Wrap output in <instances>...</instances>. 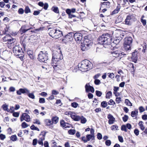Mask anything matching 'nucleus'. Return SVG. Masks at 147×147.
I'll list each match as a JSON object with an SVG mask.
<instances>
[{
  "label": "nucleus",
  "instance_id": "obj_17",
  "mask_svg": "<svg viewBox=\"0 0 147 147\" xmlns=\"http://www.w3.org/2000/svg\"><path fill=\"white\" fill-rule=\"evenodd\" d=\"M8 37H9V38H8L7 40H6V41H7V42L9 44L10 43L11 44L12 43H13L15 42V39L11 37L10 36H7L5 37H3V39L4 40V38H7Z\"/></svg>",
  "mask_w": 147,
  "mask_h": 147
},
{
  "label": "nucleus",
  "instance_id": "obj_50",
  "mask_svg": "<svg viewBox=\"0 0 147 147\" xmlns=\"http://www.w3.org/2000/svg\"><path fill=\"white\" fill-rule=\"evenodd\" d=\"M102 134L99 133L97 134V138L99 140H101L102 139Z\"/></svg>",
  "mask_w": 147,
  "mask_h": 147
},
{
  "label": "nucleus",
  "instance_id": "obj_3",
  "mask_svg": "<svg viewBox=\"0 0 147 147\" xmlns=\"http://www.w3.org/2000/svg\"><path fill=\"white\" fill-rule=\"evenodd\" d=\"M48 30L49 35L53 38H57L63 35L62 32L59 30L50 28Z\"/></svg>",
  "mask_w": 147,
  "mask_h": 147
},
{
  "label": "nucleus",
  "instance_id": "obj_44",
  "mask_svg": "<svg viewBox=\"0 0 147 147\" xmlns=\"http://www.w3.org/2000/svg\"><path fill=\"white\" fill-rule=\"evenodd\" d=\"M128 116L126 115H125L123 117V121L125 122L126 121H127L128 119Z\"/></svg>",
  "mask_w": 147,
  "mask_h": 147
},
{
  "label": "nucleus",
  "instance_id": "obj_55",
  "mask_svg": "<svg viewBox=\"0 0 147 147\" xmlns=\"http://www.w3.org/2000/svg\"><path fill=\"white\" fill-rule=\"evenodd\" d=\"M141 22L142 23V24L144 26H145L146 24V20H144L143 19H142L141 20Z\"/></svg>",
  "mask_w": 147,
  "mask_h": 147
},
{
  "label": "nucleus",
  "instance_id": "obj_19",
  "mask_svg": "<svg viewBox=\"0 0 147 147\" xmlns=\"http://www.w3.org/2000/svg\"><path fill=\"white\" fill-rule=\"evenodd\" d=\"M137 51H135L132 53V59L134 60H136L138 59V57L137 56Z\"/></svg>",
  "mask_w": 147,
  "mask_h": 147
},
{
  "label": "nucleus",
  "instance_id": "obj_28",
  "mask_svg": "<svg viewBox=\"0 0 147 147\" xmlns=\"http://www.w3.org/2000/svg\"><path fill=\"white\" fill-rule=\"evenodd\" d=\"M11 140L12 141H15L17 140V138L16 135L12 136L10 138Z\"/></svg>",
  "mask_w": 147,
  "mask_h": 147
},
{
  "label": "nucleus",
  "instance_id": "obj_9",
  "mask_svg": "<svg viewBox=\"0 0 147 147\" xmlns=\"http://www.w3.org/2000/svg\"><path fill=\"white\" fill-rule=\"evenodd\" d=\"M22 49L21 48H19L18 46H15L13 48V51L14 54L16 56H19V53H20L21 52Z\"/></svg>",
  "mask_w": 147,
  "mask_h": 147
},
{
  "label": "nucleus",
  "instance_id": "obj_64",
  "mask_svg": "<svg viewBox=\"0 0 147 147\" xmlns=\"http://www.w3.org/2000/svg\"><path fill=\"white\" fill-rule=\"evenodd\" d=\"M44 9L45 10H47L49 6L48 4L47 3H45L44 4Z\"/></svg>",
  "mask_w": 147,
  "mask_h": 147
},
{
  "label": "nucleus",
  "instance_id": "obj_22",
  "mask_svg": "<svg viewBox=\"0 0 147 147\" xmlns=\"http://www.w3.org/2000/svg\"><path fill=\"white\" fill-rule=\"evenodd\" d=\"M94 136L90 134H88L86 136V138L87 139V141L90 140L91 139L92 140H94Z\"/></svg>",
  "mask_w": 147,
  "mask_h": 147
},
{
  "label": "nucleus",
  "instance_id": "obj_12",
  "mask_svg": "<svg viewBox=\"0 0 147 147\" xmlns=\"http://www.w3.org/2000/svg\"><path fill=\"white\" fill-rule=\"evenodd\" d=\"M46 134V133L45 132H42L41 134H40V136L41 137L39 138L38 141V143L42 146L43 145V141L45 140V136Z\"/></svg>",
  "mask_w": 147,
  "mask_h": 147
},
{
  "label": "nucleus",
  "instance_id": "obj_13",
  "mask_svg": "<svg viewBox=\"0 0 147 147\" xmlns=\"http://www.w3.org/2000/svg\"><path fill=\"white\" fill-rule=\"evenodd\" d=\"M74 34L73 33L70 32L67 35L65 36L63 40H66L67 41H71L73 39V36Z\"/></svg>",
  "mask_w": 147,
  "mask_h": 147
},
{
  "label": "nucleus",
  "instance_id": "obj_7",
  "mask_svg": "<svg viewBox=\"0 0 147 147\" xmlns=\"http://www.w3.org/2000/svg\"><path fill=\"white\" fill-rule=\"evenodd\" d=\"M47 52H44L43 51H41L40 52L38 55V59L40 61L47 63L49 61L47 58L48 57L47 55Z\"/></svg>",
  "mask_w": 147,
  "mask_h": 147
},
{
  "label": "nucleus",
  "instance_id": "obj_32",
  "mask_svg": "<svg viewBox=\"0 0 147 147\" xmlns=\"http://www.w3.org/2000/svg\"><path fill=\"white\" fill-rule=\"evenodd\" d=\"M107 106V102L104 101L102 102L101 104V106L103 108H105Z\"/></svg>",
  "mask_w": 147,
  "mask_h": 147
},
{
  "label": "nucleus",
  "instance_id": "obj_18",
  "mask_svg": "<svg viewBox=\"0 0 147 147\" xmlns=\"http://www.w3.org/2000/svg\"><path fill=\"white\" fill-rule=\"evenodd\" d=\"M81 116L77 115L74 113L73 115H72L71 118L75 121H79L81 120Z\"/></svg>",
  "mask_w": 147,
  "mask_h": 147
},
{
  "label": "nucleus",
  "instance_id": "obj_35",
  "mask_svg": "<svg viewBox=\"0 0 147 147\" xmlns=\"http://www.w3.org/2000/svg\"><path fill=\"white\" fill-rule=\"evenodd\" d=\"M76 132V130L74 129H71L68 131V133L70 135H74Z\"/></svg>",
  "mask_w": 147,
  "mask_h": 147
},
{
  "label": "nucleus",
  "instance_id": "obj_26",
  "mask_svg": "<svg viewBox=\"0 0 147 147\" xmlns=\"http://www.w3.org/2000/svg\"><path fill=\"white\" fill-rule=\"evenodd\" d=\"M51 9L53 11L56 13H59V10L57 7L53 6L51 8Z\"/></svg>",
  "mask_w": 147,
  "mask_h": 147
},
{
  "label": "nucleus",
  "instance_id": "obj_5",
  "mask_svg": "<svg viewBox=\"0 0 147 147\" xmlns=\"http://www.w3.org/2000/svg\"><path fill=\"white\" fill-rule=\"evenodd\" d=\"M16 93L18 95H21L22 93H26L30 98L34 99L35 98V96L33 93H30V91L26 88H20L17 90Z\"/></svg>",
  "mask_w": 147,
  "mask_h": 147
},
{
  "label": "nucleus",
  "instance_id": "obj_58",
  "mask_svg": "<svg viewBox=\"0 0 147 147\" xmlns=\"http://www.w3.org/2000/svg\"><path fill=\"white\" fill-rule=\"evenodd\" d=\"M139 110L140 113L143 112L145 111V109L144 108L142 107L141 106L139 108Z\"/></svg>",
  "mask_w": 147,
  "mask_h": 147
},
{
  "label": "nucleus",
  "instance_id": "obj_52",
  "mask_svg": "<svg viewBox=\"0 0 147 147\" xmlns=\"http://www.w3.org/2000/svg\"><path fill=\"white\" fill-rule=\"evenodd\" d=\"M52 95H56L59 93V92L55 90H53L52 91Z\"/></svg>",
  "mask_w": 147,
  "mask_h": 147
},
{
  "label": "nucleus",
  "instance_id": "obj_34",
  "mask_svg": "<svg viewBox=\"0 0 147 147\" xmlns=\"http://www.w3.org/2000/svg\"><path fill=\"white\" fill-rule=\"evenodd\" d=\"M125 102L127 105L129 106H132L131 103L127 99L125 100Z\"/></svg>",
  "mask_w": 147,
  "mask_h": 147
},
{
  "label": "nucleus",
  "instance_id": "obj_60",
  "mask_svg": "<svg viewBox=\"0 0 147 147\" xmlns=\"http://www.w3.org/2000/svg\"><path fill=\"white\" fill-rule=\"evenodd\" d=\"M108 103L109 105H113V103L114 104H115V102L112 99H110V100L108 102Z\"/></svg>",
  "mask_w": 147,
  "mask_h": 147
},
{
  "label": "nucleus",
  "instance_id": "obj_8",
  "mask_svg": "<svg viewBox=\"0 0 147 147\" xmlns=\"http://www.w3.org/2000/svg\"><path fill=\"white\" fill-rule=\"evenodd\" d=\"M135 15L132 14L127 15L125 21V24L127 25L131 24V21L135 18Z\"/></svg>",
  "mask_w": 147,
  "mask_h": 147
},
{
  "label": "nucleus",
  "instance_id": "obj_27",
  "mask_svg": "<svg viewBox=\"0 0 147 147\" xmlns=\"http://www.w3.org/2000/svg\"><path fill=\"white\" fill-rule=\"evenodd\" d=\"M81 123L82 124L86 123L87 121V119L83 116H81Z\"/></svg>",
  "mask_w": 147,
  "mask_h": 147
},
{
  "label": "nucleus",
  "instance_id": "obj_51",
  "mask_svg": "<svg viewBox=\"0 0 147 147\" xmlns=\"http://www.w3.org/2000/svg\"><path fill=\"white\" fill-rule=\"evenodd\" d=\"M13 115L15 117H18L19 115V113L17 112H14L13 113Z\"/></svg>",
  "mask_w": 147,
  "mask_h": 147
},
{
  "label": "nucleus",
  "instance_id": "obj_11",
  "mask_svg": "<svg viewBox=\"0 0 147 147\" xmlns=\"http://www.w3.org/2000/svg\"><path fill=\"white\" fill-rule=\"evenodd\" d=\"M74 37L75 40L79 42L82 38V34L80 33H76L74 34Z\"/></svg>",
  "mask_w": 147,
  "mask_h": 147
},
{
  "label": "nucleus",
  "instance_id": "obj_10",
  "mask_svg": "<svg viewBox=\"0 0 147 147\" xmlns=\"http://www.w3.org/2000/svg\"><path fill=\"white\" fill-rule=\"evenodd\" d=\"M24 120H25L27 122H29L30 120V116L27 113H23L20 117V121H23Z\"/></svg>",
  "mask_w": 147,
  "mask_h": 147
},
{
  "label": "nucleus",
  "instance_id": "obj_38",
  "mask_svg": "<svg viewBox=\"0 0 147 147\" xmlns=\"http://www.w3.org/2000/svg\"><path fill=\"white\" fill-rule=\"evenodd\" d=\"M111 128L112 130L116 131L117 130L118 126L116 125H114L112 126Z\"/></svg>",
  "mask_w": 147,
  "mask_h": 147
},
{
  "label": "nucleus",
  "instance_id": "obj_33",
  "mask_svg": "<svg viewBox=\"0 0 147 147\" xmlns=\"http://www.w3.org/2000/svg\"><path fill=\"white\" fill-rule=\"evenodd\" d=\"M52 122L49 119H47L45 120V124L47 125H49L52 124Z\"/></svg>",
  "mask_w": 147,
  "mask_h": 147
},
{
  "label": "nucleus",
  "instance_id": "obj_62",
  "mask_svg": "<svg viewBox=\"0 0 147 147\" xmlns=\"http://www.w3.org/2000/svg\"><path fill=\"white\" fill-rule=\"evenodd\" d=\"M37 140L36 139H34L33 140L32 144L33 145L35 146L37 144Z\"/></svg>",
  "mask_w": 147,
  "mask_h": 147
},
{
  "label": "nucleus",
  "instance_id": "obj_54",
  "mask_svg": "<svg viewBox=\"0 0 147 147\" xmlns=\"http://www.w3.org/2000/svg\"><path fill=\"white\" fill-rule=\"evenodd\" d=\"M94 82L96 85H98L100 82V81L99 80L95 79L94 80Z\"/></svg>",
  "mask_w": 147,
  "mask_h": 147
},
{
  "label": "nucleus",
  "instance_id": "obj_48",
  "mask_svg": "<svg viewBox=\"0 0 147 147\" xmlns=\"http://www.w3.org/2000/svg\"><path fill=\"white\" fill-rule=\"evenodd\" d=\"M143 49L142 50V51L144 53L145 52V51L146 49V43L144 42L143 43Z\"/></svg>",
  "mask_w": 147,
  "mask_h": 147
},
{
  "label": "nucleus",
  "instance_id": "obj_16",
  "mask_svg": "<svg viewBox=\"0 0 147 147\" xmlns=\"http://www.w3.org/2000/svg\"><path fill=\"white\" fill-rule=\"evenodd\" d=\"M108 118L109 119L108 123L109 124H113L114 122L115 119L111 114H109L108 116Z\"/></svg>",
  "mask_w": 147,
  "mask_h": 147
},
{
  "label": "nucleus",
  "instance_id": "obj_6",
  "mask_svg": "<svg viewBox=\"0 0 147 147\" xmlns=\"http://www.w3.org/2000/svg\"><path fill=\"white\" fill-rule=\"evenodd\" d=\"M52 61L53 63H56V62L63 59V57L61 52L55 51L54 52L53 54Z\"/></svg>",
  "mask_w": 147,
  "mask_h": 147
},
{
  "label": "nucleus",
  "instance_id": "obj_57",
  "mask_svg": "<svg viewBox=\"0 0 147 147\" xmlns=\"http://www.w3.org/2000/svg\"><path fill=\"white\" fill-rule=\"evenodd\" d=\"M139 131L137 129H136L134 130V132L135 134L137 136H138L139 134Z\"/></svg>",
  "mask_w": 147,
  "mask_h": 147
},
{
  "label": "nucleus",
  "instance_id": "obj_45",
  "mask_svg": "<svg viewBox=\"0 0 147 147\" xmlns=\"http://www.w3.org/2000/svg\"><path fill=\"white\" fill-rule=\"evenodd\" d=\"M96 95L99 97L102 94V93L100 91L96 90Z\"/></svg>",
  "mask_w": 147,
  "mask_h": 147
},
{
  "label": "nucleus",
  "instance_id": "obj_43",
  "mask_svg": "<svg viewBox=\"0 0 147 147\" xmlns=\"http://www.w3.org/2000/svg\"><path fill=\"white\" fill-rule=\"evenodd\" d=\"M78 105V104L76 102H74L71 103V106L72 107L76 108Z\"/></svg>",
  "mask_w": 147,
  "mask_h": 147
},
{
  "label": "nucleus",
  "instance_id": "obj_41",
  "mask_svg": "<svg viewBox=\"0 0 147 147\" xmlns=\"http://www.w3.org/2000/svg\"><path fill=\"white\" fill-rule=\"evenodd\" d=\"M33 123L34 124H37L38 125H40V123L38 119H35L33 120Z\"/></svg>",
  "mask_w": 147,
  "mask_h": 147
},
{
  "label": "nucleus",
  "instance_id": "obj_21",
  "mask_svg": "<svg viewBox=\"0 0 147 147\" xmlns=\"http://www.w3.org/2000/svg\"><path fill=\"white\" fill-rule=\"evenodd\" d=\"M113 56L117 57H118L120 55V53L118 51H115L111 53Z\"/></svg>",
  "mask_w": 147,
  "mask_h": 147
},
{
  "label": "nucleus",
  "instance_id": "obj_2",
  "mask_svg": "<svg viewBox=\"0 0 147 147\" xmlns=\"http://www.w3.org/2000/svg\"><path fill=\"white\" fill-rule=\"evenodd\" d=\"M92 64L90 61L88 60H85L82 61L81 63L78 65V68L81 71H88L92 68L91 65Z\"/></svg>",
  "mask_w": 147,
  "mask_h": 147
},
{
  "label": "nucleus",
  "instance_id": "obj_36",
  "mask_svg": "<svg viewBox=\"0 0 147 147\" xmlns=\"http://www.w3.org/2000/svg\"><path fill=\"white\" fill-rule=\"evenodd\" d=\"M112 93L111 91L108 92L106 94V98H110V96L112 95Z\"/></svg>",
  "mask_w": 147,
  "mask_h": 147
},
{
  "label": "nucleus",
  "instance_id": "obj_23",
  "mask_svg": "<svg viewBox=\"0 0 147 147\" xmlns=\"http://www.w3.org/2000/svg\"><path fill=\"white\" fill-rule=\"evenodd\" d=\"M26 28V26L24 25L23 26H22L20 29V32H22V33H24L30 29V28H29L27 29H25V28Z\"/></svg>",
  "mask_w": 147,
  "mask_h": 147
},
{
  "label": "nucleus",
  "instance_id": "obj_29",
  "mask_svg": "<svg viewBox=\"0 0 147 147\" xmlns=\"http://www.w3.org/2000/svg\"><path fill=\"white\" fill-rule=\"evenodd\" d=\"M58 121V118L57 117H55L52 118V123H56Z\"/></svg>",
  "mask_w": 147,
  "mask_h": 147
},
{
  "label": "nucleus",
  "instance_id": "obj_31",
  "mask_svg": "<svg viewBox=\"0 0 147 147\" xmlns=\"http://www.w3.org/2000/svg\"><path fill=\"white\" fill-rule=\"evenodd\" d=\"M3 109L5 111H7L8 112H11L10 109H8V105H3Z\"/></svg>",
  "mask_w": 147,
  "mask_h": 147
},
{
  "label": "nucleus",
  "instance_id": "obj_39",
  "mask_svg": "<svg viewBox=\"0 0 147 147\" xmlns=\"http://www.w3.org/2000/svg\"><path fill=\"white\" fill-rule=\"evenodd\" d=\"M30 128L32 130H36L38 131H39V129L38 127H35L34 125H32L30 127Z\"/></svg>",
  "mask_w": 147,
  "mask_h": 147
},
{
  "label": "nucleus",
  "instance_id": "obj_42",
  "mask_svg": "<svg viewBox=\"0 0 147 147\" xmlns=\"http://www.w3.org/2000/svg\"><path fill=\"white\" fill-rule=\"evenodd\" d=\"M25 12L26 13H28L30 12V10L28 7L27 6L26 7Z\"/></svg>",
  "mask_w": 147,
  "mask_h": 147
},
{
  "label": "nucleus",
  "instance_id": "obj_56",
  "mask_svg": "<svg viewBox=\"0 0 147 147\" xmlns=\"http://www.w3.org/2000/svg\"><path fill=\"white\" fill-rule=\"evenodd\" d=\"M66 115H67V113L69 115H70V117H71V118L72 117V115H73L74 114V113L73 112H71V111H69L68 113L66 112Z\"/></svg>",
  "mask_w": 147,
  "mask_h": 147
},
{
  "label": "nucleus",
  "instance_id": "obj_1",
  "mask_svg": "<svg viewBox=\"0 0 147 147\" xmlns=\"http://www.w3.org/2000/svg\"><path fill=\"white\" fill-rule=\"evenodd\" d=\"M98 43L104 45L105 47H106V46L110 44H111V45L113 44L117 45L120 42L121 40L120 38L119 39L116 38L112 42V38L111 35L108 33L103 34L98 38Z\"/></svg>",
  "mask_w": 147,
  "mask_h": 147
},
{
  "label": "nucleus",
  "instance_id": "obj_15",
  "mask_svg": "<svg viewBox=\"0 0 147 147\" xmlns=\"http://www.w3.org/2000/svg\"><path fill=\"white\" fill-rule=\"evenodd\" d=\"M81 50L82 51H85L88 50L90 47L88 44L85 43L83 42L81 43Z\"/></svg>",
  "mask_w": 147,
  "mask_h": 147
},
{
  "label": "nucleus",
  "instance_id": "obj_24",
  "mask_svg": "<svg viewBox=\"0 0 147 147\" xmlns=\"http://www.w3.org/2000/svg\"><path fill=\"white\" fill-rule=\"evenodd\" d=\"M83 42L87 44H88L90 46H91L92 45V42L91 40L86 38H85L83 41Z\"/></svg>",
  "mask_w": 147,
  "mask_h": 147
},
{
  "label": "nucleus",
  "instance_id": "obj_30",
  "mask_svg": "<svg viewBox=\"0 0 147 147\" xmlns=\"http://www.w3.org/2000/svg\"><path fill=\"white\" fill-rule=\"evenodd\" d=\"M110 3L109 2H104L102 3V5H104L105 6V7H109V6L110 5Z\"/></svg>",
  "mask_w": 147,
  "mask_h": 147
},
{
  "label": "nucleus",
  "instance_id": "obj_53",
  "mask_svg": "<svg viewBox=\"0 0 147 147\" xmlns=\"http://www.w3.org/2000/svg\"><path fill=\"white\" fill-rule=\"evenodd\" d=\"M108 74H109L108 76L109 78H113L114 77V74L113 73H108Z\"/></svg>",
  "mask_w": 147,
  "mask_h": 147
},
{
  "label": "nucleus",
  "instance_id": "obj_63",
  "mask_svg": "<svg viewBox=\"0 0 147 147\" xmlns=\"http://www.w3.org/2000/svg\"><path fill=\"white\" fill-rule=\"evenodd\" d=\"M5 138V135L1 134H0V139L1 140H3Z\"/></svg>",
  "mask_w": 147,
  "mask_h": 147
},
{
  "label": "nucleus",
  "instance_id": "obj_47",
  "mask_svg": "<svg viewBox=\"0 0 147 147\" xmlns=\"http://www.w3.org/2000/svg\"><path fill=\"white\" fill-rule=\"evenodd\" d=\"M105 143L107 146H109L111 144V142L110 140H107L105 141Z\"/></svg>",
  "mask_w": 147,
  "mask_h": 147
},
{
  "label": "nucleus",
  "instance_id": "obj_4",
  "mask_svg": "<svg viewBox=\"0 0 147 147\" xmlns=\"http://www.w3.org/2000/svg\"><path fill=\"white\" fill-rule=\"evenodd\" d=\"M132 42V39L131 37H127L125 38L123 46L125 50L126 51L131 50Z\"/></svg>",
  "mask_w": 147,
  "mask_h": 147
},
{
  "label": "nucleus",
  "instance_id": "obj_40",
  "mask_svg": "<svg viewBox=\"0 0 147 147\" xmlns=\"http://www.w3.org/2000/svg\"><path fill=\"white\" fill-rule=\"evenodd\" d=\"M121 130L124 131L125 132L127 131L126 126L125 125H123L121 126Z\"/></svg>",
  "mask_w": 147,
  "mask_h": 147
},
{
  "label": "nucleus",
  "instance_id": "obj_59",
  "mask_svg": "<svg viewBox=\"0 0 147 147\" xmlns=\"http://www.w3.org/2000/svg\"><path fill=\"white\" fill-rule=\"evenodd\" d=\"M126 128H127L128 129H130L131 128V125L130 123H128L125 125Z\"/></svg>",
  "mask_w": 147,
  "mask_h": 147
},
{
  "label": "nucleus",
  "instance_id": "obj_20",
  "mask_svg": "<svg viewBox=\"0 0 147 147\" xmlns=\"http://www.w3.org/2000/svg\"><path fill=\"white\" fill-rule=\"evenodd\" d=\"M27 54L31 59H34L33 51L31 50H28L27 51Z\"/></svg>",
  "mask_w": 147,
  "mask_h": 147
},
{
  "label": "nucleus",
  "instance_id": "obj_25",
  "mask_svg": "<svg viewBox=\"0 0 147 147\" xmlns=\"http://www.w3.org/2000/svg\"><path fill=\"white\" fill-rule=\"evenodd\" d=\"M138 113L137 110L132 111L131 113V115L133 117H136V116L137 115Z\"/></svg>",
  "mask_w": 147,
  "mask_h": 147
},
{
  "label": "nucleus",
  "instance_id": "obj_49",
  "mask_svg": "<svg viewBox=\"0 0 147 147\" xmlns=\"http://www.w3.org/2000/svg\"><path fill=\"white\" fill-rule=\"evenodd\" d=\"M18 12L19 14H22L24 13V10L22 8H20L19 9Z\"/></svg>",
  "mask_w": 147,
  "mask_h": 147
},
{
  "label": "nucleus",
  "instance_id": "obj_46",
  "mask_svg": "<svg viewBox=\"0 0 147 147\" xmlns=\"http://www.w3.org/2000/svg\"><path fill=\"white\" fill-rule=\"evenodd\" d=\"M39 102L40 103H45V98H40Z\"/></svg>",
  "mask_w": 147,
  "mask_h": 147
},
{
  "label": "nucleus",
  "instance_id": "obj_37",
  "mask_svg": "<svg viewBox=\"0 0 147 147\" xmlns=\"http://www.w3.org/2000/svg\"><path fill=\"white\" fill-rule=\"evenodd\" d=\"M21 126L22 128H25L28 127L29 126V125L25 122H24L22 123Z\"/></svg>",
  "mask_w": 147,
  "mask_h": 147
},
{
  "label": "nucleus",
  "instance_id": "obj_14",
  "mask_svg": "<svg viewBox=\"0 0 147 147\" xmlns=\"http://www.w3.org/2000/svg\"><path fill=\"white\" fill-rule=\"evenodd\" d=\"M85 88L86 91L87 92L90 91L91 92L93 93L94 92V88L90 85L89 83H87L86 85Z\"/></svg>",
  "mask_w": 147,
  "mask_h": 147
},
{
  "label": "nucleus",
  "instance_id": "obj_61",
  "mask_svg": "<svg viewBox=\"0 0 147 147\" xmlns=\"http://www.w3.org/2000/svg\"><path fill=\"white\" fill-rule=\"evenodd\" d=\"M118 139L119 142H123V137L121 136H118Z\"/></svg>",
  "mask_w": 147,
  "mask_h": 147
}]
</instances>
